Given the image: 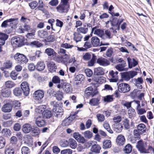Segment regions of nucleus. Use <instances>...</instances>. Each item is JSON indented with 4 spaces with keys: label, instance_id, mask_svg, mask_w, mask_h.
<instances>
[{
    "label": "nucleus",
    "instance_id": "obj_1",
    "mask_svg": "<svg viewBox=\"0 0 154 154\" xmlns=\"http://www.w3.org/2000/svg\"><path fill=\"white\" fill-rule=\"evenodd\" d=\"M14 57L17 63L19 64L22 65L26 64L28 61V59L26 56L23 54L17 53L14 56L11 55V57Z\"/></svg>",
    "mask_w": 154,
    "mask_h": 154
},
{
    "label": "nucleus",
    "instance_id": "obj_2",
    "mask_svg": "<svg viewBox=\"0 0 154 154\" xmlns=\"http://www.w3.org/2000/svg\"><path fill=\"white\" fill-rule=\"evenodd\" d=\"M24 39L23 38L19 37H14L11 40V43L13 46L15 48L19 47L24 44Z\"/></svg>",
    "mask_w": 154,
    "mask_h": 154
},
{
    "label": "nucleus",
    "instance_id": "obj_3",
    "mask_svg": "<svg viewBox=\"0 0 154 154\" xmlns=\"http://www.w3.org/2000/svg\"><path fill=\"white\" fill-rule=\"evenodd\" d=\"M147 146L146 142L140 140L137 142L136 146L140 153H144L146 151V147Z\"/></svg>",
    "mask_w": 154,
    "mask_h": 154
},
{
    "label": "nucleus",
    "instance_id": "obj_4",
    "mask_svg": "<svg viewBox=\"0 0 154 154\" xmlns=\"http://www.w3.org/2000/svg\"><path fill=\"white\" fill-rule=\"evenodd\" d=\"M137 75V72L134 71H130L122 73L123 78L126 81L129 80Z\"/></svg>",
    "mask_w": 154,
    "mask_h": 154
},
{
    "label": "nucleus",
    "instance_id": "obj_5",
    "mask_svg": "<svg viewBox=\"0 0 154 154\" xmlns=\"http://www.w3.org/2000/svg\"><path fill=\"white\" fill-rule=\"evenodd\" d=\"M118 89L119 92L123 93L128 92L130 90L129 85L126 83H121L118 86Z\"/></svg>",
    "mask_w": 154,
    "mask_h": 154
},
{
    "label": "nucleus",
    "instance_id": "obj_6",
    "mask_svg": "<svg viewBox=\"0 0 154 154\" xmlns=\"http://www.w3.org/2000/svg\"><path fill=\"white\" fill-rule=\"evenodd\" d=\"M69 5H65L60 3L56 8L57 11L60 13H67L69 11Z\"/></svg>",
    "mask_w": 154,
    "mask_h": 154
},
{
    "label": "nucleus",
    "instance_id": "obj_7",
    "mask_svg": "<svg viewBox=\"0 0 154 154\" xmlns=\"http://www.w3.org/2000/svg\"><path fill=\"white\" fill-rule=\"evenodd\" d=\"M18 18H11L3 21L1 25V27L3 28H6L8 26V22L10 23V24H14L16 25L18 23Z\"/></svg>",
    "mask_w": 154,
    "mask_h": 154
},
{
    "label": "nucleus",
    "instance_id": "obj_8",
    "mask_svg": "<svg viewBox=\"0 0 154 154\" xmlns=\"http://www.w3.org/2000/svg\"><path fill=\"white\" fill-rule=\"evenodd\" d=\"M35 123L39 127L43 126L46 123L43 118L41 115L35 116Z\"/></svg>",
    "mask_w": 154,
    "mask_h": 154
},
{
    "label": "nucleus",
    "instance_id": "obj_9",
    "mask_svg": "<svg viewBox=\"0 0 154 154\" xmlns=\"http://www.w3.org/2000/svg\"><path fill=\"white\" fill-rule=\"evenodd\" d=\"M12 107L10 101L9 100L7 101L6 103L3 105L2 108V110L5 112H10L12 110Z\"/></svg>",
    "mask_w": 154,
    "mask_h": 154
},
{
    "label": "nucleus",
    "instance_id": "obj_10",
    "mask_svg": "<svg viewBox=\"0 0 154 154\" xmlns=\"http://www.w3.org/2000/svg\"><path fill=\"white\" fill-rule=\"evenodd\" d=\"M44 92L41 90H38L34 92L33 94L34 99L36 100H39L42 99L44 97Z\"/></svg>",
    "mask_w": 154,
    "mask_h": 154
},
{
    "label": "nucleus",
    "instance_id": "obj_11",
    "mask_svg": "<svg viewBox=\"0 0 154 154\" xmlns=\"http://www.w3.org/2000/svg\"><path fill=\"white\" fill-rule=\"evenodd\" d=\"M73 137L79 142L84 143L85 142L84 137L82 136L78 132L74 133L73 134Z\"/></svg>",
    "mask_w": 154,
    "mask_h": 154
},
{
    "label": "nucleus",
    "instance_id": "obj_12",
    "mask_svg": "<svg viewBox=\"0 0 154 154\" xmlns=\"http://www.w3.org/2000/svg\"><path fill=\"white\" fill-rule=\"evenodd\" d=\"M118 72L117 71L114 72L113 70L111 71L109 74L111 79H109L111 82H116L118 80Z\"/></svg>",
    "mask_w": 154,
    "mask_h": 154
},
{
    "label": "nucleus",
    "instance_id": "obj_13",
    "mask_svg": "<svg viewBox=\"0 0 154 154\" xmlns=\"http://www.w3.org/2000/svg\"><path fill=\"white\" fill-rule=\"evenodd\" d=\"M47 66L49 71L51 72H55L57 68V67L55 63L53 61L48 62Z\"/></svg>",
    "mask_w": 154,
    "mask_h": 154
},
{
    "label": "nucleus",
    "instance_id": "obj_14",
    "mask_svg": "<svg viewBox=\"0 0 154 154\" xmlns=\"http://www.w3.org/2000/svg\"><path fill=\"white\" fill-rule=\"evenodd\" d=\"M23 91L25 95L27 96L29 93V88L27 83L26 82H22L21 85V88Z\"/></svg>",
    "mask_w": 154,
    "mask_h": 154
},
{
    "label": "nucleus",
    "instance_id": "obj_15",
    "mask_svg": "<svg viewBox=\"0 0 154 154\" xmlns=\"http://www.w3.org/2000/svg\"><path fill=\"white\" fill-rule=\"evenodd\" d=\"M125 141L124 136L121 134L118 135L116 139V143L118 146H122L123 145Z\"/></svg>",
    "mask_w": 154,
    "mask_h": 154
},
{
    "label": "nucleus",
    "instance_id": "obj_16",
    "mask_svg": "<svg viewBox=\"0 0 154 154\" xmlns=\"http://www.w3.org/2000/svg\"><path fill=\"white\" fill-rule=\"evenodd\" d=\"M46 106L45 105H41L39 106L38 108L35 109V116L41 115L42 114L43 111H45V109L46 108Z\"/></svg>",
    "mask_w": 154,
    "mask_h": 154
},
{
    "label": "nucleus",
    "instance_id": "obj_17",
    "mask_svg": "<svg viewBox=\"0 0 154 154\" xmlns=\"http://www.w3.org/2000/svg\"><path fill=\"white\" fill-rule=\"evenodd\" d=\"M62 88L64 91L66 93H70L72 92V88L69 83L65 82L63 83Z\"/></svg>",
    "mask_w": 154,
    "mask_h": 154
},
{
    "label": "nucleus",
    "instance_id": "obj_18",
    "mask_svg": "<svg viewBox=\"0 0 154 154\" xmlns=\"http://www.w3.org/2000/svg\"><path fill=\"white\" fill-rule=\"evenodd\" d=\"M52 110L53 112L56 113V116L57 117H61L63 114V110L62 107L57 106L56 108H53Z\"/></svg>",
    "mask_w": 154,
    "mask_h": 154
},
{
    "label": "nucleus",
    "instance_id": "obj_19",
    "mask_svg": "<svg viewBox=\"0 0 154 154\" xmlns=\"http://www.w3.org/2000/svg\"><path fill=\"white\" fill-rule=\"evenodd\" d=\"M97 62L100 65L103 66H107L110 64L109 61L101 57L98 59Z\"/></svg>",
    "mask_w": 154,
    "mask_h": 154
},
{
    "label": "nucleus",
    "instance_id": "obj_20",
    "mask_svg": "<svg viewBox=\"0 0 154 154\" xmlns=\"http://www.w3.org/2000/svg\"><path fill=\"white\" fill-rule=\"evenodd\" d=\"M32 129V127L29 123H26L22 126V131L24 133H29L31 131Z\"/></svg>",
    "mask_w": 154,
    "mask_h": 154
},
{
    "label": "nucleus",
    "instance_id": "obj_21",
    "mask_svg": "<svg viewBox=\"0 0 154 154\" xmlns=\"http://www.w3.org/2000/svg\"><path fill=\"white\" fill-rule=\"evenodd\" d=\"M93 88L92 87H89L86 88L85 91V96L86 95L87 96L91 95L92 97H94L96 94V92H93Z\"/></svg>",
    "mask_w": 154,
    "mask_h": 154
},
{
    "label": "nucleus",
    "instance_id": "obj_22",
    "mask_svg": "<svg viewBox=\"0 0 154 154\" xmlns=\"http://www.w3.org/2000/svg\"><path fill=\"white\" fill-rule=\"evenodd\" d=\"M91 42L92 46L97 47L100 45V40L97 37L94 36L91 39Z\"/></svg>",
    "mask_w": 154,
    "mask_h": 154
},
{
    "label": "nucleus",
    "instance_id": "obj_23",
    "mask_svg": "<svg viewBox=\"0 0 154 154\" xmlns=\"http://www.w3.org/2000/svg\"><path fill=\"white\" fill-rule=\"evenodd\" d=\"M45 53L48 56L50 57H53L57 54V53L53 49L49 48H48L45 50Z\"/></svg>",
    "mask_w": 154,
    "mask_h": 154
},
{
    "label": "nucleus",
    "instance_id": "obj_24",
    "mask_svg": "<svg viewBox=\"0 0 154 154\" xmlns=\"http://www.w3.org/2000/svg\"><path fill=\"white\" fill-rule=\"evenodd\" d=\"M127 60L128 62L129 67L130 68H131L132 67L135 66L138 64V62L134 58L131 59L129 57L127 58Z\"/></svg>",
    "mask_w": 154,
    "mask_h": 154
},
{
    "label": "nucleus",
    "instance_id": "obj_25",
    "mask_svg": "<svg viewBox=\"0 0 154 154\" xmlns=\"http://www.w3.org/2000/svg\"><path fill=\"white\" fill-rule=\"evenodd\" d=\"M69 146L72 149H75L77 146V143L76 141L73 138L69 139Z\"/></svg>",
    "mask_w": 154,
    "mask_h": 154
},
{
    "label": "nucleus",
    "instance_id": "obj_26",
    "mask_svg": "<svg viewBox=\"0 0 154 154\" xmlns=\"http://www.w3.org/2000/svg\"><path fill=\"white\" fill-rule=\"evenodd\" d=\"M100 100V97L97 98H93L90 100L89 103L91 106H97L99 104Z\"/></svg>",
    "mask_w": 154,
    "mask_h": 154
},
{
    "label": "nucleus",
    "instance_id": "obj_27",
    "mask_svg": "<svg viewBox=\"0 0 154 154\" xmlns=\"http://www.w3.org/2000/svg\"><path fill=\"white\" fill-rule=\"evenodd\" d=\"M94 73L95 75H100L104 74V69L101 67H99L94 69Z\"/></svg>",
    "mask_w": 154,
    "mask_h": 154
},
{
    "label": "nucleus",
    "instance_id": "obj_28",
    "mask_svg": "<svg viewBox=\"0 0 154 154\" xmlns=\"http://www.w3.org/2000/svg\"><path fill=\"white\" fill-rule=\"evenodd\" d=\"M114 130L116 132L119 133L121 132L122 129V126L120 123H115L113 125Z\"/></svg>",
    "mask_w": 154,
    "mask_h": 154
},
{
    "label": "nucleus",
    "instance_id": "obj_29",
    "mask_svg": "<svg viewBox=\"0 0 154 154\" xmlns=\"http://www.w3.org/2000/svg\"><path fill=\"white\" fill-rule=\"evenodd\" d=\"M101 149L100 146L98 144H94L92 146L91 151L93 152L96 153H99Z\"/></svg>",
    "mask_w": 154,
    "mask_h": 154
},
{
    "label": "nucleus",
    "instance_id": "obj_30",
    "mask_svg": "<svg viewBox=\"0 0 154 154\" xmlns=\"http://www.w3.org/2000/svg\"><path fill=\"white\" fill-rule=\"evenodd\" d=\"M94 32V33L100 36H101L103 34V31L99 29H97V27H95L92 29L91 34Z\"/></svg>",
    "mask_w": 154,
    "mask_h": 154
},
{
    "label": "nucleus",
    "instance_id": "obj_31",
    "mask_svg": "<svg viewBox=\"0 0 154 154\" xmlns=\"http://www.w3.org/2000/svg\"><path fill=\"white\" fill-rule=\"evenodd\" d=\"M11 91L9 89L3 88L1 91L2 95L5 97H8L11 94Z\"/></svg>",
    "mask_w": 154,
    "mask_h": 154
},
{
    "label": "nucleus",
    "instance_id": "obj_32",
    "mask_svg": "<svg viewBox=\"0 0 154 154\" xmlns=\"http://www.w3.org/2000/svg\"><path fill=\"white\" fill-rule=\"evenodd\" d=\"M45 67V65L42 61H39L36 65V69L38 71L43 70Z\"/></svg>",
    "mask_w": 154,
    "mask_h": 154
},
{
    "label": "nucleus",
    "instance_id": "obj_33",
    "mask_svg": "<svg viewBox=\"0 0 154 154\" xmlns=\"http://www.w3.org/2000/svg\"><path fill=\"white\" fill-rule=\"evenodd\" d=\"M123 21V20L122 19H118L117 18L114 17L111 21V25L114 26L118 24H120Z\"/></svg>",
    "mask_w": 154,
    "mask_h": 154
},
{
    "label": "nucleus",
    "instance_id": "obj_34",
    "mask_svg": "<svg viewBox=\"0 0 154 154\" xmlns=\"http://www.w3.org/2000/svg\"><path fill=\"white\" fill-rule=\"evenodd\" d=\"M153 142L150 143L148 146L147 149L146 148V151L144 153H147L150 152H154V148L153 146Z\"/></svg>",
    "mask_w": 154,
    "mask_h": 154
},
{
    "label": "nucleus",
    "instance_id": "obj_35",
    "mask_svg": "<svg viewBox=\"0 0 154 154\" xmlns=\"http://www.w3.org/2000/svg\"><path fill=\"white\" fill-rule=\"evenodd\" d=\"M103 77H97L94 78L93 80L96 84H102L105 81Z\"/></svg>",
    "mask_w": 154,
    "mask_h": 154
},
{
    "label": "nucleus",
    "instance_id": "obj_36",
    "mask_svg": "<svg viewBox=\"0 0 154 154\" xmlns=\"http://www.w3.org/2000/svg\"><path fill=\"white\" fill-rule=\"evenodd\" d=\"M126 65V63L125 61H123L122 63L119 64L116 66V69L119 71H124V67Z\"/></svg>",
    "mask_w": 154,
    "mask_h": 154
},
{
    "label": "nucleus",
    "instance_id": "obj_37",
    "mask_svg": "<svg viewBox=\"0 0 154 154\" xmlns=\"http://www.w3.org/2000/svg\"><path fill=\"white\" fill-rule=\"evenodd\" d=\"M42 115L43 118L48 119L51 117L52 113L51 111L46 110L43 112Z\"/></svg>",
    "mask_w": 154,
    "mask_h": 154
},
{
    "label": "nucleus",
    "instance_id": "obj_38",
    "mask_svg": "<svg viewBox=\"0 0 154 154\" xmlns=\"http://www.w3.org/2000/svg\"><path fill=\"white\" fill-rule=\"evenodd\" d=\"M74 39L76 42L81 41L82 36L79 32H75L74 34Z\"/></svg>",
    "mask_w": 154,
    "mask_h": 154
},
{
    "label": "nucleus",
    "instance_id": "obj_39",
    "mask_svg": "<svg viewBox=\"0 0 154 154\" xmlns=\"http://www.w3.org/2000/svg\"><path fill=\"white\" fill-rule=\"evenodd\" d=\"M13 94L16 96H20L23 92L21 88H16L13 90Z\"/></svg>",
    "mask_w": 154,
    "mask_h": 154
},
{
    "label": "nucleus",
    "instance_id": "obj_40",
    "mask_svg": "<svg viewBox=\"0 0 154 154\" xmlns=\"http://www.w3.org/2000/svg\"><path fill=\"white\" fill-rule=\"evenodd\" d=\"M137 130L143 134L146 132V126L143 124H140L138 125L137 126Z\"/></svg>",
    "mask_w": 154,
    "mask_h": 154
},
{
    "label": "nucleus",
    "instance_id": "obj_41",
    "mask_svg": "<svg viewBox=\"0 0 154 154\" xmlns=\"http://www.w3.org/2000/svg\"><path fill=\"white\" fill-rule=\"evenodd\" d=\"M132 150V146L129 144H127L124 149V151L125 153L128 154L130 153Z\"/></svg>",
    "mask_w": 154,
    "mask_h": 154
},
{
    "label": "nucleus",
    "instance_id": "obj_42",
    "mask_svg": "<svg viewBox=\"0 0 154 154\" xmlns=\"http://www.w3.org/2000/svg\"><path fill=\"white\" fill-rule=\"evenodd\" d=\"M12 62L11 60H8L3 63V66L5 68L9 69L12 67Z\"/></svg>",
    "mask_w": 154,
    "mask_h": 154
},
{
    "label": "nucleus",
    "instance_id": "obj_43",
    "mask_svg": "<svg viewBox=\"0 0 154 154\" xmlns=\"http://www.w3.org/2000/svg\"><path fill=\"white\" fill-rule=\"evenodd\" d=\"M63 92L61 91H57L55 94L56 99L59 101L61 100L63 97Z\"/></svg>",
    "mask_w": 154,
    "mask_h": 154
},
{
    "label": "nucleus",
    "instance_id": "obj_44",
    "mask_svg": "<svg viewBox=\"0 0 154 154\" xmlns=\"http://www.w3.org/2000/svg\"><path fill=\"white\" fill-rule=\"evenodd\" d=\"M111 146V142L110 140H105L103 143V148L104 149H107L110 148Z\"/></svg>",
    "mask_w": 154,
    "mask_h": 154
},
{
    "label": "nucleus",
    "instance_id": "obj_45",
    "mask_svg": "<svg viewBox=\"0 0 154 154\" xmlns=\"http://www.w3.org/2000/svg\"><path fill=\"white\" fill-rule=\"evenodd\" d=\"M128 114L129 116V118L132 119L135 116L136 112L134 109H131L128 110Z\"/></svg>",
    "mask_w": 154,
    "mask_h": 154
},
{
    "label": "nucleus",
    "instance_id": "obj_46",
    "mask_svg": "<svg viewBox=\"0 0 154 154\" xmlns=\"http://www.w3.org/2000/svg\"><path fill=\"white\" fill-rule=\"evenodd\" d=\"M70 118L71 116H69L63 120L62 123V125L63 126H66L69 125L72 121V120L70 119Z\"/></svg>",
    "mask_w": 154,
    "mask_h": 154
},
{
    "label": "nucleus",
    "instance_id": "obj_47",
    "mask_svg": "<svg viewBox=\"0 0 154 154\" xmlns=\"http://www.w3.org/2000/svg\"><path fill=\"white\" fill-rule=\"evenodd\" d=\"M32 133L34 134L35 135H38L40 133L39 128L36 126H32L31 131Z\"/></svg>",
    "mask_w": 154,
    "mask_h": 154
},
{
    "label": "nucleus",
    "instance_id": "obj_48",
    "mask_svg": "<svg viewBox=\"0 0 154 154\" xmlns=\"http://www.w3.org/2000/svg\"><path fill=\"white\" fill-rule=\"evenodd\" d=\"M47 32L44 30H40L38 32V35L40 37L44 38L47 36Z\"/></svg>",
    "mask_w": 154,
    "mask_h": 154
},
{
    "label": "nucleus",
    "instance_id": "obj_49",
    "mask_svg": "<svg viewBox=\"0 0 154 154\" xmlns=\"http://www.w3.org/2000/svg\"><path fill=\"white\" fill-rule=\"evenodd\" d=\"M69 140H68L63 139L60 140V144L61 146L65 147L69 146Z\"/></svg>",
    "mask_w": 154,
    "mask_h": 154
},
{
    "label": "nucleus",
    "instance_id": "obj_50",
    "mask_svg": "<svg viewBox=\"0 0 154 154\" xmlns=\"http://www.w3.org/2000/svg\"><path fill=\"white\" fill-rule=\"evenodd\" d=\"M29 45L32 47H36L38 48L41 47L42 45L41 43L37 41L31 42Z\"/></svg>",
    "mask_w": 154,
    "mask_h": 154
},
{
    "label": "nucleus",
    "instance_id": "obj_51",
    "mask_svg": "<svg viewBox=\"0 0 154 154\" xmlns=\"http://www.w3.org/2000/svg\"><path fill=\"white\" fill-rule=\"evenodd\" d=\"M11 104L14 108L17 109L18 108L20 107V103L17 100L12 101L10 100Z\"/></svg>",
    "mask_w": 154,
    "mask_h": 154
},
{
    "label": "nucleus",
    "instance_id": "obj_52",
    "mask_svg": "<svg viewBox=\"0 0 154 154\" xmlns=\"http://www.w3.org/2000/svg\"><path fill=\"white\" fill-rule=\"evenodd\" d=\"M83 134L85 137L87 139H90L93 136L92 132L89 131H87L84 132Z\"/></svg>",
    "mask_w": 154,
    "mask_h": 154
},
{
    "label": "nucleus",
    "instance_id": "obj_53",
    "mask_svg": "<svg viewBox=\"0 0 154 154\" xmlns=\"http://www.w3.org/2000/svg\"><path fill=\"white\" fill-rule=\"evenodd\" d=\"M15 85V83L11 81H7L5 83V85L8 88H11L14 87Z\"/></svg>",
    "mask_w": 154,
    "mask_h": 154
},
{
    "label": "nucleus",
    "instance_id": "obj_54",
    "mask_svg": "<svg viewBox=\"0 0 154 154\" xmlns=\"http://www.w3.org/2000/svg\"><path fill=\"white\" fill-rule=\"evenodd\" d=\"M113 100V98L112 95H108L104 97V101L105 102L109 103Z\"/></svg>",
    "mask_w": 154,
    "mask_h": 154
},
{
    "label": "nucleus",
    "instance_id": "obj_55",
    "mask_svg": "<svg viewBox=\"0 0 154 154\" xmlns=\"http://www.w3.org/2000/svg\"><path fill=\"white\" fill-rule=\"evenodd\" d=\"M104 128L110 133H112L113 131L110 128L109 123L107 122H105L103 124Z\"/></svg>",
    "mask_w": 154,
    "mask_h": 154
},
{
    "label": "nucleus",
    "instance_id": "obj_56",
    "mask_svg": "<svg viewBox=\"0 0 154 154\" xmlns=\"http://www.w3.org/2000/svg\"><path fill=\"white\" fill-rule=\"evenodd\" d=\"M14 149L11 147H7L5 151V154H14Z\"/></svg>",
    "mask_w": 154,
    "mask_h": 154
},
{
    "label": "nucleus",
    "instance_id": "obj_57",
    "mask_svg": "<svg viewBox=\"0 0 154 154\" xmlns=\"http://www.w3.org/2000/svg\"><path fill=\"white\" fill-rule=\"evenodd\" d=\"M18 73L15 71H13L10 73V76L14 80H15L17 78Z\"/></svg>",
    "mask_w": 154,
    "mask_h": 154
},
{
    "label": "nucleus",
    "instance_id": "obj_58",
    "mask_svg": "<svg viewBox=\"0 0 154 154\" xmlns=\"http://www.w3.org/2000/svg\"><path fill=\"white\" fill-rule=\"evenodd\" d=\"M97 117L99 122H103L105 119L104 115L101 114H98L97 115Z\"/></svg>",
    "mask_w": 154,
    "mask_h": 154
},
{
    "label": "nucleus",
    "instance_id": "obj_59",
    "mask_svg": "<svg viewBox=\"0 0 154 154\" xmlns=\"http://www.w3.org/2000/svg\"><path fill=\"white\" fill-rule=\"evenodd\" d=\"M38 3L36 1H33L29 4V6L32 9H33L37 7Z\"/></svg>",
    "mask_w": 154,
    "mask_h": 154
},
{
    "label": "nucleus",
    "instance_id": "obj_60",
    "mask_svg": "<svg viewBox=\"0 0 154 154\" xmlns=\"http://www.w3.org/2000/svg\"><path fill=\"white\" fill-rule=\"evenodd\" d=\"M21 152L22 154H29L30 152V151L28 147L23 146L22 148Z\"/></svg>",
    "mask_w": 154,
    "mask_h": 154
},
{
    "label": "nucleus",
    "instance_id": "obj_61",
    "mask_svg": "<svg viewBox=\"0 0 154 154\" xmlns=\"http://www.w3.org/2000/svg\"><path fill=\"white\" fill-rule=\"evenodd\" d=\"M88 30V28L81 27L77 29V31L79 32H80L83 34H85L86 33Z\"/></svg>",
    "mask_w": 154,
    "mask_h": 154
},
{
    "label": "nucleus",
    "instance_id": "obj_62",
    "mask_svg": "<svg viewBox=\"0 0 154 154\" xmlns=\"http://www.w3.org/2000/svg\"><path fill=\"white\" fill-rule=\"evenodd\" d=\"M5 144V140L2 137H0V149L3 148Z\"/></svg>",
    "mask_w": 154,
    "mask_h": 154
},
{
    "label": "nucleus",
    "instance_id": "obj_63",
    "mask_svg": "<svg viewBox=\"0 0 154 154\" xmlns=\"http://www.w3.org/2000/svg\"><path fill=\"white\" fill-rule=\"evenodd\" d=\"M53 57L54 60L55 61H57L58 63L62 62L61 56H60L57 54Z\"/></svg>",
    "mask_w": 154,
    "mask_h": 154
},
{
    "label": "nucleus",
    "instance_id": "obj_64",
    "mask_svg": "<svg viewBox=\"0 0 154 154\" xmlns=\"http://www.w3.org/2000/svg\"><path fill=\"white\" fill-rule=\"evenodd\" d=\"M52 81L54 83L59 84L60 82V79L58 76L55 75L53 77Z\"/></svg>",
    "mask_w": 154,
    "mask_h": 154
}]
</instances>
